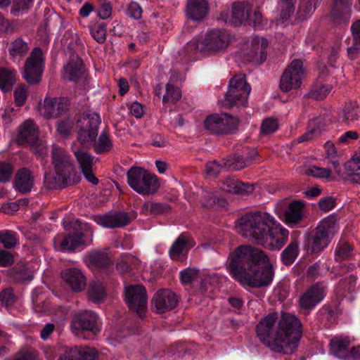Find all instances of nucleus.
Segmentation results:
<instances>
[{
  "instance_id": "f257e3e1",
  "label": "nucleus",
  "mask_w": 360,
  "mask_h": 360,
  "mask_svg": "<svg viewBox=\"0 0 360 360\" xmlns=\"http://www.w3.org/2000/svg\"><path fill=\"white\" fill-rule=\"evenodd\" d=\"M229 270L241 284L261 288L273 281L274 271L268 256L251 245L238 247L231 255Z\"/></svg>"
},
{
  "instance_id": "f03ea898",
  "label": "nucleus",
  "mask_w": 360,
  "mask_h": 360,
  "mask_svg": "<svg viewBox=\"0 0 360 360\" xmlns=\"http://www.w3.org/2000/svg\"><path fill=\"white\" fill-rule=\"evenodd\" d=\"M256 332L260 341L271 351L290 354L298 346L302 324L290 314L283 313L278 319L277 313H271L260 321Z\"/></svg>"
},
{
  "instance_id": "7ed1b4c3",
  "label": "nucleus",
  "mask_w": 360,
  "mask_h": 360,
  "mask_svg": "<svg viewBox=\"0 0 360 360\" xmlns=\"http://www.w3.org/2000/svg\"><path fill=\"white\" fill-rule=\"evenodd\" d=\"M338 229V221L334 215L322 219L313 231L304 236L303 249L307 254L320 252L330 244Z\"/></svg>"
},
{
  "instance_id": "20e7f679",
  "label": "nucleus",
  "mask_w": 360,
  "mask_h": 360,
  "mask_svg": "<svg viewBox=\"0 0 360 360\" xmlns=\"http://www.w3.org/2000/svg\"><path fill=\"white\" fill-rule=\"evenodd\" d=\"M275 219L267 212L255 211L243 214L237 221L238 232L245 238H252L257 243L264 236L268 226L275 224Z\"/></svg>"
},
{
  "instance_id": "39448f33",
  "label": "nucleus",
  "mask_w": 360,
  "mask_h": 360,
  "mask_svg": "<svg viewBox=\"0 0 360 360\" xmlns=\"http://www.w3.org/2000/svg\"><path fill=\"white\" fill-rule=\"evenodd\" d=\"M51 160L56 172L54 179L58 186L64 187L76 183L75 167L71 157L65 150L53 146Z\"/></svg>"
},
{
  "instance_id": "423d86ee",
  "label": "nucleus",
  "mask_w": 360,
  "mask_h": 360,
  "mask_svg": "<svg viewBox=\"0 0 360 360\" xmlns=\"http://www.w3.org/2000/svg\"><path fill=\"white\" fill-rule=\"evenodd\" d=\"M129 186L143 195L155 193L159 188L157 176L143 168L133 167L127 173Z\"/></svg>"
},
{
  "instance_id": "0eeeda50",
  "label": "nucleus",
  "mask_w": 360,
  "mask_h": 360,
  "mask_svg": "<svg viewBox=\"0 0 360 360\" xmlns=\"http://www.w3.org/2000/svg\"><path fill=\"white\" fill-rule=\"evenodd\" d=\"M219 20L226 23L229 22L236 26L248 22L249 25L257 27L262 24V15L259 11L253 9L250 4L237 2L233 4L230 19L226 15L221 13Z\"/></svg>"
},
{
  "instance_id": "6e6552de",
  "label": "nucleus",
  "mask_w": 360,
  "mask_h": 360,
  "mask_svg": "<svg viewBox=\"0 0 360 360\" xmlns=\"http://www.w3.org/2000/svg\"><path fill=\"white\" fill-rule=\"evenodd\" d=\"M231 39V35L226 30H212L206 34L204 39L191 41L188 47L201 53L219 51L228 47Z\"/></svg>"
},
{
  "instance_id": "1a4fd4ad",
  "label": "nucleus",
  "mask_w": 360,
  "mask_h": 360,
  "mask_svg": "<svg viewBox=\"0 0 360 360\" xmlns=\"http://www.w3.org/2000/svg\"><path fill=\"white\" fill-rule=\"evenodd\" d=\"M250 90L251 87L248 84L245 75L234 76L229 83V89L225 96L226 105L229 107L245 106Z\"/></svg>"
},
{
  "instance_id": "9d476101",
  "label": "nucleus",
  "mask_w": 360,
  "mask_h": 360,
  "mask_svg": "<svg viewBox=\"0 0 360 360\" xmlns=\"http://www.w3.org/2000/svg\"><path fill=\"white\" fill-rule=\"evenodd\" d=\"M304 204L301 201L283 200L275 206V212L287 225L294 227L303 219Z\"/></svg>"
},
{
  "instance_id": "9b49d317",
  "label": "nucleus",
  "mask_w": 360,
  "mask_h": 360,
  "mask_svg": "<svg viewBox=\"0 0 360 360\" xmlns=\"http://www.w3.org/2000/svg\"><path fill=\"white\" fill-rule=\"evenodd\" d=\"M204 124L213 134H228L237 130L238 120L226 113L212 114L205 119Z\"/></svg>"
},
{
  "instance_id": "f8f14e48",
  "label": "nucleus",
  "mask_w": 360,
  "mask_h": 360,
  "mask_svg": "<svg viewBox=\"0 0 360 360\" xmlns=\"http://www.w3.org/2000/svg\"><path fill=\"white\" fill-rule=\"evenodd\" d=\"M44 70V58L41 49H33L24 65L23 78L30 84H38Z\"/></svg>"
},
{
  "instance_id": "ddd939ff",
  "label": "nucleus",
  "mask_w": 360,
  "mask_h": 360,
  "mask_svg": "<svg viewBox=\"0 0 360 360\" xmlns=\"http://www.w3.org/2000/svg\"><path fill=\"white\" fill-rule=\"evenodd\" d=\"M304 70L302 60H293L285 69L280 79V89L282 91L288 92L299 89L302 83Z\"/></svg>"
},
{
  "instance_id": "4468645a",
  "label": "nucleus",
  "mask_w": 360,
  "mask_h": 360,
  "mask_svg": "<svg viewBox=\"0 0 360 360\" xmlns=\"http://www.w3.org/2000/svg\"><path fill=\"white\" fill-rule=\"evenodd\" d=\"M79 226L81 231L68 233L63 238L60 236L56 237L54 239L55 245H58L60 250L74 251L85 243L84 238L88 237L89 242H91L93 236V231L90 225L80 223Z\"/></svg>"
},
{
  "instance_id": "2eb2a0df",
  "label": "nucleus",
  "mask_w": 360,
  "mask_h": 360,
  "mask_svg": "<svg viewBox=\"0 0 360 360\" xmlns=\"http://www.w3.org/2000/svg\"><path fill=\"white\" fill-rule=\"evenodd\" d=\"M274 224L268 226L257 244L270 250H280L286 243L289 231L276 220Z\"/></svg>"
},
{
  "instance_id": "dca6fc26",
  "label": "nucleus",
  "mask_w": 360,
  "mask_h": 360,
  "mask_svg": "<svg viewBox=\"0 0 360 360\" xmlns=\"http://www.w3.org/2000/svg\"><path fill=\"white\" fill-rule=\"evenodd\" d=\"M268 41L262 37H254L245 44L243 49L244 60L249 63L260 65L266 58Z\"/></svg>"
},
{
  "instance_id": "f3484780",
  "label": "nucleus",
  "mask_w": 360,
  "mask_h": 360,
  "mask_svg": "<svg viewBox=\"0 0 360 360\" xmlns=\"http://www.w3.org/2000/svg\"><path fill=\"white\" fill-rule=\"evenodd\" d=\"M125 300L130 309L142 317L147 307V294L141 285H130L125 290Z\"/></svg>"
},
{
  "instance_id": "a211bd4d",
  "label": "nucleus",
  "mask_w": 360,
  "mask_h": 360,
  "mask_svg": "<svg viewBox=\"0 0 360 360\" xmlns=\"http://www.w3.org/2000/svg\"><path fill=\"white\" fill-rule=\"evenodd\" d=\"M70 100L65 97H46L40 105V114L46 119L57 118L67 112Z\"/></svg>"
},
{
  "instance_id": "6ab92c4d",
  "label": "nucleus",
  "mask_w": 360,
  "mask_h": 360,
  "mask_svg": "<svg viewBox=\"0 0 360 360\" xmlns=\"http://www.w3.org/2000/svg\"><path fill=\"white\" fill-rule=\"evenodd\" d=\"M98 316L91 311H85L77 315L72 321L70 328L75 335H80L84 331L96 333L99 330Z\"/></svg>"
},
{
  "instance_id": "aec40b11",
  "label": "nucleus",
  "mask_w": 360,
  "mask_h": 360,
  "mask_svg": "<svg viewBox=\"0 0 360 360\" xmlns=\"http://www.w3.org/2000/svg\"><path fill=\"white\" fill-rule=\"evenodd\" d=\"M94 221L98 225L107 229L122 228L128 225L130 217L124 212H109L103 215L94 217Z\"/></svg>"
},
{
  "instance_id": "412c9836",
  "label": "nucleus",
  "mask_w": 360,
  "mask_h": 360,
  "mask_svg": "<svg viewBox=\"0 0 360 360\" xmlns=\"http://www.w3.org/2000/svg\"><path fill=\"white\" fill-rule=\"evenodd\" d=\"M60 276L63 281L75 292L83 291L86 286V278L79 269H65Z\"/></svg>"
},
{
  "instance_id": "4be33fe9",
  "label": "nucleus",
  "mask_w": 360,
  "mask_h": 360,
  "mask_svg": "<svg viewBox=\"0 0 360 360\" xmlns=\"http://www.w3.org/2000/svg\"><path fill=\"white\" fill-rule=\"evenodd\" d=\"M326 295V287L321 283H316L309 288L299 299L302 309H311L320 302Z\"/></svg>"
},
{
  "instance_id": "5701e85b",
  "label": "nucleus",
  "mask_w": 360,
  "mask_h": 360,
  "mask_svg": "<svg viewBox=\"0 0 360 360\" xmlns=\"http://www.w3.org/2000/svg\"><path fill=\"white\" fill-rule=\"evenodd\" d=\"M153 303L156 311L161 314L174 308L177 304V298L171 290H160L155 295Z\"/></svg>"
},
{
  "instance_id": "b1692460",
  "label": "nucleus",
  "mask_w": 360,
  "mask_h": 360,
  "mask_svg": "<svg viewBox=\"0 0 360 360\" xmlns=\"http://www.w3.org/2000/svg\"><path fill=\"white\" fill-rule=\"evenodd\" d=\"M39 131L37 126L31 120H25L18 129L16 142L19 145L31 144L37 142Z\"/></svg>"
},
{
  "instance_id": "393cba45",
  "label": "nucleus",
  "mask_w": 360,
  "mask_h": 360,
  "mask_svg": "<svg viewBox=\"0 0 360 360\" xmlns=\"http://www.w3.org/2000/svg\"><path fill=\"white\" fill-rule=\"evenodd\" d=\"M73 152L86 180L94 185H96L98 183V179L93 174V157L82 150H73Z\"/></svg>"
},
{
  "instance_id": "a878e982",
  "label": "nucleus",
  "mask_w": 360,
  "mask_h": 360,
  "mask_svg": "<svg viewBox=\"0 0 360 360\" xmlns=\"http://www.w3.org/2000/svg\"><path fill=\"white\" fill-rule=\"evenodd\" d=\"M34 185V175L33 172L27 167L19 169L14 181L15 190L21 193H30Z\"/></svg>"
},
{
  "instance_id": "bb28decb",
  "label": "nucleus",
  "mask_w": 360,
  "mask_h": 360,
  "mask_svg": "<svg viewBox=\"0 0 360 360\" xmlns=\"http://www.w3.org/2000/svg\"><path fill=\"white\" fill-rule=\"evenodd\" d=\"M84 262L92 270L105 269L112 263L108 253L101 250L89 251L84 257Z\"/></svg>"
},
{
  "instance_id": "cd10ccee",
  "label": "nucleus",
  "mask_w": 360,
  "mask_h": 360,
  "mask_svg": "<svg viewBox=\"0 0 360 360\" xmlns=\"http://www.w3.org/2000/svg\"><path fill=\"white\" fill-rule=\"evenodd\" d=\"M84 75L82 59L77 55H72L63 68V77L68 81H77Z\"/></svg>"
},
{
  "instance_id": "c85d7f7f",
  "label": "nucleus",
  "mask_w": 360,
  "mask_h": 360,
  "mask_svg": "<svg viewBox=\"0 0 360 360\" xmlns=\"http://www.w3.org/2000/svg\"><path fill=\"white\" fill-rule=\"evenodd\" d=\"M186 11L189 18L199 21L207 14L208 4L206 0H188Z\"/></svg>"
},
{
  "instance_id": "c756f323",
  "label": "nucleus",
  "mask_w": 360,
  "mask_h": 360,
  "mask_svg": "<svg viewBox=\"0 0 360 360\" xmlns=\"http://www.w3.org/2000/svg\"><path fill=\"white\" fill-rule=\"evenodd\" d=\"M193 246V240L187 233H181L174 241L169 253L172 259H177L180 255Z\"/></svg>"
},
{
  "instance_id": "7c9ffc66",
  "label": "nucleus",
  "mask_w": 360,
  "mask_h": 360,
  "mask_svg": "<svg viewBox=\"0 0 360 360\" xmlns=\"http://www.w3.org/2000/svg\"><path fill=\"white\" fill-rule=\"evenodd\" d=\"M253 185L244 184L231 177L225 179L222 182L221 189L227 193L243 194L252 192Z\"/></svg>"
},
{
  "instance_id": "2f4dec72",
  "label": "nucleus",
  "mask_w": 360,
  "mask_h": 360,
  "mask_svg": "<svg viewBox=\"0 0 360 360\" xmlns=\"http://www.w3.org/2000/svg\"><path fill=\"white\" fill-rule=\"evenodd\" d=\"M351 343L352 340L349 336L337 335L330 340V350L335 356L342 359Z\"/></svg>"
},
{
  "instance_id": "473e14b6",
  "label": "nucleus",
  "mask_w": 360,
  "mask_h": 360,
  "mask_svg": "<svg viewBox=\"0 0 360 360\" xmlns=\"http://www.w3.org/2000/svg\"><path fill=\"white\" fill-rule=\"evenodd\" d=\"M17 81V71L14 68L0 67V89L10 91Z\"/></svg>"
},
{
  "instance_id": "72a5a7b5",
  "label": "nucleus",
  "mask_w": 360,
  "mask_h": 360,
  "mask_svg": "<svg viewBox=\"0 0 360 360\" xmlns=\"http://www.w3.org/2000/svg\"><path fill=\"white\" fill-rule=\"evenodd\" d=\"M100 124L101 117L96 112H89L83 113L81 115L77 122V127L98 131Z\"/></svg>"
},
{
  "instance_id": "f704fd0d",
  "label": "nucleus",
  "mask_w": 360,
  "mask_h": 360,
  "mask_svg": "<svg viewBox=\"0 0 360 360\" xmlns=\"http://www.w3.org/2000/svg\"><path fill=\"white\" fill-rule=\"evenodd\" d=\"M299 252L300 243L297 240L293 239L281 253V261L283 264L286 266L291 265L297 259Z\"/></svg>"
},
{
  "instance_id": "c9c22d12",
  "label": "nucleus",
  "mask_w": 360,
  "mask_h": 360,
  "mask_svg": "<svg viewBox=\"0 0 360 360\" xmlns=\"http://www.w3.org/2000/svg\"><path fill=\"white\" fill-rule=\"evenodd\" d=\"M360 117V108L356 102L346 103L342 111V122L350 125Z\"/></svg>"
},
{
  "instance_id": "e433bc0d",
  "label": "nucleus",
  "mask_w": 360,
  "mask_h": 360,
  "mask_svg": "<svg viewBox=\"0 0 360 360\" xmlns=\"http://www.w3.org/2000/svg\"><path fill=\"white\" fill-rule=\"evenodd\" d=\"M170 207L166 203L146 201L143 203L141 207V214L148 215V214H162L167 213L169 211Z\"/></svg>"
},
{
  "instance_id": "4c0bfd02",
  "label": "nucleus",
  "mask_w": 360,
  "mask_h": 360,
  "mask_svg": "<svg viewBox=\"0 0 360 360\" xmlns=\"http://www.w3.org/2000/svg\"><path fill=\"white\" fill-rule=\"evenodd\" d=\"M353 0H334L333 15L335 18L342 16L347 22L350 18L351 6Z\"/></svg>"
},
{
  "instance_id": "58836bf2",
  "label": "nucleus",
  "mask_w": 360,
  "mask_h": 360,
  "mask_svg": "<svg viewBox=\"0 0 360 360\" xmlns=\"http://www.w3.org/2000/svg\"><path fill=\"white\" fill-rule=\"evenodd\" d=\"M29 49L28 44L22 38L18 37L11 41L8 48V52L13 58H22L27 54Z\"/></svg>"
},
{
  "instance_id": "ea45409f",
  "label": "nucleus",
  "mask_w": 360,
  "mask_h": 360,
  "mask_svg": "<svg viewBox=\"0 0 360 360\" xmlns=\"http://www.w3.org/2000/svg\"><path fill=\"white\" fill-rule=\"evenodd\" d=\"M105 288L102 282L98 280L93 281L88 290V295L91 300L95 303L102 301L105 297Z\"/></svg>"
},
{
  "instance_id": "a19ab883",
  "label": "nucleus",
  "mask_w": 360,
  "mask_h": 360,
  "mask_svg": "<svg viewBox=\"0 0 360 360\" xmlns=\"http://www.w3.org/2000/svg\"><path fill=\"white\" fill-rule=\"evenodd\" d=\"M354 255L353 248L347 242L340 241L335 250V259L336 261H342L351 259Z\"/></svg>"
},
{
  "instance_id": "79ce46f5",
  "label": "nucleus",
  "mask_w": 360,
  "mask_h": 360,
  "mask_svg": "<svg viewBox=\"0 0 360 360\" xmlns=\"http://www.w3.org/2000/svg\"><path fill=\"white\" fill-rule=\"evenodd\" d=\"M297 0H281L278 5L280 18L283 20L289 19L294 13Z\"/></svg>"
},
{
  "instance_id": "37998d69",
  "label": "nucleus",
  "mask_w": 360,
  "mask_h": 360,
  "mask_svg": "<svg viewBox=\"0 0 360 360\" xmlns=\"http://www.w3.org/2000/svg\"><path fill=\"white\" fill-rule=\"evenodd\" d=\"M92 146H94V151L96 153H106L110 150L112 143L106 132L103 131L98 137L97 141L93 142Z\"/></svg>"
},
{
  "instance_id": "c03bdc74",
  "label": "nucleus",
  "mask_w": 360,
  "mask_h": 360,
  "mask_svg": "<svg viewBox=\"0 0 360 360\" xmlns=\"http://www.w3.org/2000/svg\"><path fill=\"white\" fill-rule=\"evenodd\" d=\"M78 128L77 141L83 146L87 147L89 146H92L93 142H94L98 135V131H95V130L91 131L84 128L83 129L82 127Z\"/></svg>"
},
{
  "instance_id": "a18cd8bd",
  "label": "nucleus",
  "mask_w": 360,
  "mask_h": 360,
  "mask_svg": "<svg viewBox=\"0 0 360 360\" xmlns=\"http://www.w3.org/2000/svg\"><path fill=\"white\" fill-rule=\"evenodd\" d=\"M0 243L6 249L13 248L18 243V233L11 230L1 231Z\"/></svg>"
},
{
  "instance_id": "49530a36",
  "label": "nucleus",
  "mask_w": 360,
  "mask_h": 360,
  "mask_svg": "<svg viewBox=\"0 0 360 360\" xmlns=\"http://www.w3.org/2000/svg\"><path fill=\"white\" fill-rule=\"evenodd\" d=\"M73 348L76 360H96L97 357V352L94 348L77 346Z\"/></svg>"
},
{
  "instance_id": "de8ad7c7",
  "label": "nucleus",
  "mask_w": 360,
  "mask_h": 360,
  "mask_svg": "<svg viewBox=\"0 0 360 360\" xmlns=\"http://www.w3.org/2000/svg\"><path fill=\"white\" fill-rule=\"evenodd\" d=\"M317 1L318 0H300L298 8L300 17L304 19L310 16L315 11Z\"/></svg>"
},
{
  "instance_id": "09e8293b",
  "label": "nucleus",
  "mask_w": 360,
  "mask_h": 360,
  "mask_svg": "<svg viewBox=\"0 0 360 360\" xmlns=\"http://www.w3.org/2000/svg\"><path fill=\"white\" fill-rule=\"evenodd\" d=\"M33 1L34 0H13L11 13L14 16H19L31 8Z\"/></svg>"
},
{
  "instance_id": "8fccbe9b",
  "label": "nucleus",
  "mask_w": 360,
  "mask_h": 360,
  "mask_svg": "<svg viewBox=\"0 0 360 360\" xmlns=\"http://www.w3.org/2000/svg\"><path fill=\"white\" fill-rule=\"evenodd\" d=\"M324 148L328 158L330 159V162L333 166L335 172L339 174L340 173V169L337 159L338 151L335 145L330 141H327L324 145Z\"/></svg>"
},
{
  "instance_id": "3c124183",
  "label": "nucleus",
  "mask_w": 360,
  "mask_h": 360,
  "mask_svg": "<svg viewBox=\"0 0 360 360\" xmlns=\"http://www.w3.org/2000/svg\"><path fill=\"white\" fill-rule=\"evenodd\" d=\"M90 34L98 43H103L106 39V27L103 23H97L91 26Z\"/></svg>"
},
{
  "instance_id": "603ef678",
  "label": "nucleus",
  "mask_w": 360,
  "mask_h": 360,
  "mask_svg": "<svg viewBox=\"0 0 360 360\" xmlns=\"http://www.w3.org/2000/svg\"><path fill=\"white\" fill-rule=\"evenodd\" d=\"M278 128V120L275 118H266L262 122L260 127V134L263 136H267L274 133Z\"/></svg>"
},
{
  "instance_id": "864d4df0",
  "label": "nucleus",
  "mask_w": 360,
  "mask_h": 360,
  "mask_svg": "<svg viewBox=\"0 0 360 360\" xmlns=\"http://www.w3.org/2000/svg\"><path fill=\"white\" fill-rule=\"evenodd\" d=\"M330 85L313 86L309 92L310 96L316 100H323L331 91Z\"/></svg>"
},
{
  "instance_id": "5fc2aeb1",
  "label": "nucleus",
  "mask_w": 360,
  "mask_h": 360,
  "mask_svg": "<svg viewBox=\"0 0 360 360\" xmlns=\"http://www.w3.org/2000/svg\"><path fill=\"white\" fill-rule=\"evenodd\" d=\"M181 97V93L179 88L174 87L171 84L166 86V94L163 96L164 102L175 103Z\"/></svg>"
},
{
  "instance_id": "6e6d98bb",
  "label": "nucleus",
  "mask_w": 360,
  "mask_h": 360,
  "mask_svg": "<svg viewBox=\"0 0 360 360\" xmlns=\"http://www.w3.org/2000/svg\"><path fill=\"white\" fill-rule=\"evenodd\" d=\"M304 173L316 178H327L330 176L331 171L326 168L310 166L305 169Z\"/></svg>"
},
{
  "instance_id": "4d7b16f0",
  "label": "nucleus",
  "mask_w": 360,
  "mask_h": 360,
  "mask_svg": "<svg viewBox=\"0 0 360 360\" xmlns=\"http://www.w3.org/2000/svg\"><path fill=\"white\" fill-rule=\"evenodd\" d=\"M199 270L197 269L188 268L181 271V281L183 284H189L198 278Z\"/></svg>"
},
{
  "instance_id": "13d9d810",
  "label": "nucleus",
  "mask_w": 360,
  "mask_h": 360,
  "mask_svg": "<svg viewBox=\"0 0 360 360\" xmlns=\"http://www.w3.org/2000/svg\"><path fill=\"white\" fill-rule=\"evenodd\" d=\"M13 173V167L10 163L0 162V183L10 181Z\"/></svg>"
},
{
  "instance_id": "bf43d9fd",
  "label": "nucleus",
  "mask_w": 360,
  "mask_h": 360,
  "mask_svg": "<svg viewBox=\"0 0 360 360\" xmlns=\"http://www.w3.org/2000/svg\"><path fill=\"white\" fill-rule=\"evenodd\" d=\"M15 103L18 106H22L27 97V90L24 85L18 86L13 92Z\"/></svg>"
},
{
  "instance_id": "052dcab7",
  "label": "nucleus",
  "mask_w": 360,
  "mask_h": 360,
  "mask_svg": "<svg viewBox=\"0 0 360 360\" xmlns=\"http://www.w3.org/2000/svg\"><path fill=\"white\" fill-rule=\"evenodd\" d=\"M59 357L58 360H76L73 347L61 345L58 347Z\"/></svg>"
},
{
  "instance_id": "680f3d73",
  "label": "nucleus",
  "mask_w": 360,
  "mask_h": 360,
  "mask_svg": "<svg viewBox=\"0 0 360 360\" xmlns=\"http://www.w3.org/2000/svg\"><path fill=\"white\" fill-rule=\"evenodd\" d=\"M15 32V27L13 22L4 18L0 13V33L4 34H11Z\"/></svg>"
},
{
  "instance_id": "e2e57ef3",
  "label": "nucleus",
  "mask_w": 360,
  "mask_h": 360,
  "mask_svg": "<svg viewBox=\"0 0 360 360\" xmlns=\"http://www.w3.org/2000/svg\"><path fill=\"white\" fill-rule=\"evenodd\" d=\"M129 261H136V257L131 255H124L121 257L120 260L117 263V270L124 274L129 271Z\"/></svg>"
},
{
  "instance_id": "0e129e2a",
  "label": "nucleus",
  "mask_w": 360,
  "mask_h": 360,
  "mask_svg": "<svg viewBox=\"0 0 360 360\" xmlns=\"http://www.w3.org/2000/svg\"><path fill=\"white\" fill-rule=\"evenodd\" d=\"M73 126V122L71 120L67 119L60 122L57 127L58 132L63 136H67Z\"/></svg>"
},
{
  "instance_id": "69168bd1",
  "label": "nucleus",
  "mask_w": 360,
  "mask_h": 360,
  "mask_svg": "<svg viewBox=\"0 0 360 360\" xmlns=\"http://www.w3.org/2000/svg\"><path fill=\"white\" fill-rule=\"evenodd\" d=\"M142 8L136 2H131L127 8V14L129 17L139 20L142 16Z\"/></svg>"
},
{
  "instance_id": "338daca9",
  "label": "nucleus",
  "mask_w": 360,
  "mask_h": 360,
  "mask_svg": "<svg viewBox=\"0 0 360 360\" xmlns=\"http://www.w3.org/2000/svg\"><path fill=\"white\" fill-rule=\"evenodd\" d=\"M319 206L321 210L328 212L335 206V198L330 196L322 198L319 202Z\"/></svg>"
},
{
  "instance_id": "774afa93",
  "label": "nucleus",
  "mask_w": 360,
  "mask_h": 360,
  "mask_svg": "<svg viewBox=\"0 0 360 360\" xmlns=\"http://www.w3.org/2000/svg\"><path fill=\"white\" fill-rule=\"evenodd\" d=\"M342 359L360 360V346L352 347L350 349L348 348Z\"/></svg>"
}]
</instances>
